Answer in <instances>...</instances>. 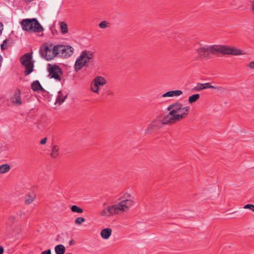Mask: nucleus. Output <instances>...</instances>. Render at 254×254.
Listing matches in <instances>:
<instances>
[{
	"mask_svg": "<svg viewBox=\"0 0 254 254\" xmlns=\"http://www.w3.org/2000/svg\"><path fill=\"white\" fill-rule=\"evenodd\" d=\"M163 124H165L163 123V119L162 120L160 116H157L148 125L147 128L145 130V133H147L150 131L157 130L161 127Z\"/></svg>",
	"mask_w": 254,
	"mask_h": 254,
	"instance_id": "11",
	"label": "nucleus"
},
{
	"mask_svg": "<svg viewBox=\"0 0 254 254\" xmlns=\"http://www.w3.org/2000/svg\"><path fill=\"white\" fill-rule=\"evenodd\" d=\"M31 88L35 91H38L39 90H43V89L41 85L40 82L38 80L34 81L31 84Z\"/></svg>",
	"mask_w": 254,
	"mask_h": 254,
	"instance_id": "18",
	"label": "nucleus"
},
{
	"mask_svg": "<svg viewBox=\"0 0 254 254\" xmlns=\"http://www.w3.org/2000/svg\"><path fill=\"white\" fill-rule=\"evenodd\" d=\"M248 67L251 69H254V61L250 63Z\"/></svg>",
	"mask_w": 254,
	"mask_h": 254,
	"instance_id": "31",
	"label": "nucleus"
},
{
	"mask_svg": "<svg viewBox=\"0 0 254 254\" xmlns=\"http://www.w3.org/2000/svg\"><path fill=\"white\" fill-rule=\"evenodd\" d=\"M61 31L62 34H65L68 33L67 24L64 22H61L60 24Z\"/></svg>",
	"mask_w": 254,
	"mask_h": 254,
	"instance_id": "24",
	"label": "nucleus"
},
{
	"mask_svg": "<svg viewBox=\"0 0 254 254\" xmlns=\"http://www.w3.org/2000/svg\"><path fill=\"white\" fill-rule=\"evenodd\" d=\"M93 56L94 53L92 51L85 50L81 52L75 61L74 64L75 70L78 71L81 69L93 59Z\"/></svg>",
	"mask_w": 254,
	"mask_h": 254,
	"instance_id": "6",
	"label": "nucleus"
},
{
	"mask_svg": "<svg viewBox=\"0 0 254 254\" xmlns=\"http://www.w3.org/2000/svg\"><path fill=\"white\" fill-rule=\"evenodd\" d=\"M120 201L107 207H102L100 215L105 218L127 212L135 205V198L130 193H125L120 199Z\"/></svg>",
	"mask_w": 254,
	"mask_h": 254,
	"instance_id": "1",
	"label": "nucleus"
},
{
	"mask_svg": "<svg viewBox=\"0 0 254 254\" xmlns=\"http://www.w3.org/2000/svg\"><path fill=\"white\" fill-rule=\"evenodd\" d=\"M59 150L60 148L58 145H54L52 148V152L51 153V156L53 158H57L59 155Z\"/></svg>",
	"mask_w": 254,
	"mask_h": 254,
	"instance_id": "20",
	"label": "nucleus"
},
{
	"mask_svg": "<svg viewBox=\"0 0 254 254\" xmlns=\"http://www.w3.org/2000/svg\"><path fill=\"white\" fill-rule=\"evenodd\" d=\"M6 42V40H4V42H3V43L2 44H1V48L2 49H4L5 48V47H4V43L5 42Z\"/></svg>",
	"mask_w": 254,
	"mask_h": 254,
	"instance_id": "38",
	"label": "nucleus"
},
{
	"mask_svg": "<svg viewBox=\"0 0 254 254\" xmlns=\"http://www.w3.org/2000/svg\"><path fill=\"white\" fill-rule=\"evenodd\" d=\"M14 217L12 216L9 218V219L10 221H12L14 220Z\"/></svg>",
	"mask_w": 254,
	"mask_h": 254,
	"instance_id": "39",
	"label": "nucleus"
},
{
	"mask_svg": "<svg viewBox=\"0 0 254 254\" xmlns=\"http://www.w3.org/2000/svg\"><path fill=\"white\" fill-rule=\"evenodd\" d=\"M4 250L2 247L0 246V254H3Z\"/></svg>",
	"mask_w": 254,
	"mask_h": 254,
	"instance_id": "36",
	"label": "nucleus"
},
{
	"mask_svg": "<svg viewBox=\"0 0 254 254\" xmlns=\"http://www.w3.org/2000/svg\"><path fill=\"white\" fill-rule=\"evenodd\" d=\"M47 139L46 137L43 138L41 140L40 143L41 144H45L47 142Z\"/></svg>",
	"mask_w": 254,
	"mask_h": 254,
	"instance_id": "33",
	"label": "nucleus"
},
{
	"mask_svg": "<svg viewBox=\"0 0 254 254\" xmlns=\"http://www.w3.org/2000/svg\"><path fill=\"white\" fill-rule=\"evenodd\" d=\"M73 243V240H71L70 242H69V244L70 245H72V244Z\"/></svg>",
	"mask_w": 254,
	"mask_h": 254,
	"instance_id": "41",
	"label": "nucleus"
},
{
	"mask_svg": "<svg viewBox=\"0 0 254 254\" xmlns=\"http://www.w3.org/2000/svg\"><path fill=\"white\" fill-rule=\"evenodd\" d=\"M85 221V218L83 217H78L75 220V223L78 225H81Z\"/></svg>",
	"mask_w": 254,
	"mask_h": 254,
	"instance_id": "29",
	"label": "nucleus"
},
{
	"mask_svg": "<svg viewBox=\"0 0 254 254\" xmlns=\"http://www.w3.org/2000/svg\"><path fill=\"white\" fill-rule=\"evenodd\" d=\"M49 75L50 78H54L56 81H61V76L63 74L61 68L57 65H49Z\"/></svg>",
	"mask_w": 254,
	"mask_h": 254,
	"instance_id": "10",
	"label": "nucleus"
},
{
	"mask_svg": "<svg viewBox=\"0 0 254 254\" xmlns=\"http://www.w3.org/2000/svg\"><path fill=\"white\" fill-rule=\"evenodd\" d=\"M36 197V195L34 192L29 193L25 198V203L26 204H30L31 203Z\"/></svg>",
	"mask_w": 254,
	"mask_h": 254,
	"instance_id": "19",
	"label": "nucleus"
},
{
	"mask_svg": "<svg viewBox=\"0 0 254 254\" xmlns=\"http://www.w3.org/2000/svg\"><path fill=\"white\" fill-rule=\"evenodd\" d=\"M41 254H51V251L50 249L47 250L42 252Z\"/></svg>",
	"mask_w": 254,
	"mask_h": 254,
	"instance_id": "32",
	"label": "nucleus"
},
{
	"mask_svg": "<svg viewBox=\"0 0 254 254\" xmlns=\"http://www.w3.org/2000/svg\"><path fill=\"white\" fill-rule=\"evenodd\" d=\"M224 88L223 89H216L218 91L222 92L224 91Z\"/></svg>",
	"mask_w": 254,
	"mask_h": 254,
	"instance_id": "40",
	"label": "nucleus"
},
{
	"mask_svg": "<svg viewBox=\"0 0 254 254\" xmlns=\"http://www.w3.org/2000/svg\"><path fill=\"white\" fill-rule=\"evenodd\" d=\"M108 205V201H105L103 203V204H102V207H107Z\"/></svg>",
	"mask_w": 254,
	"mask_h": 254,
	"instance_id": "34",
	"label": "nucleus"
},
{
	"mask_svg": "<svg viewBox=\"0 0 254 254\" xmlns=\"http://www.w3.org/2000/svg\"><path fill=\"white\" fill-rule=\"evenodd\" d=\"M90 90L92 92L94 93H98L99 90V86L97 85L96 83H93L92 81L91 84Z\"/></svg>",
	"mask_w": 254,
	"mask_h": 254,
	"instance_id": "25",
	"label": "nucleus"
},
{
	"mask_svg": "<svg viewBox=\"0 0 254 254\" xmlns=\"http://www.w3.org/2000/svg\"><path fill=\"white\" fill-rule=\"evenodd\" d=\"M93 83H96L99 86H103L107 84V80L103 76H97L93 80Z\"/></svg>",
	"mask_w": 254,
	"mask_h": 254,
	"instance_id": "16",
	"label": "nucleus"
},
{
	"mask_svg": "<svg viewBox=\"0 0 254 254\" xmlns=\"http://www.w3.org/2000/svg\"><path fill=\"white\" fill-rule=\"evenodd\" d=\"M10 101L14 106H19L22 104L21 92L19 90L15 91L13 95L10 97Z\"/></svg>",
	"mask_w": 254,
	"mask_h": 254,
	"instance_id": "12",
	"label": "nucleus"
},
{
	"mask_svg": "<svg viewBox=\"0 0 254 254\" xmlns=\"http://www.w3.org/2000/svg\"><path fill=\"white\" fill-rule=\"evenodd\" d=\"M207 88H212V89H223V87L221 86H214L211 85L210 83L209 82L204 83H197L196 86L194 88V89L197 91H199Z\"/></svg>",
	"mask_w": 254,
	"mask_h": 254,
	"instance_id": "13",
	"label": "nucleus"
},
{
	"mask_svg": "<svg viewBox=\"0 0 254 254\" xmlns=\"http://www.w3.org/2000/svg\"><path fill=\"white\" fill-rule=\"evenodd\" d=\"M71 210L73 212H77L79 213H82L83 212V210L82 208L75 205H72L71 207Z\"/></svg>",
	"mask_w": 254,
	"mask_h": 254,
	"instance_id": "26",
	"label": "nucleus"
},
{
	"mask_svg": "<svg viewBox=\"0 0 254 254\" xmlns=\"http://www.w3.org/2000/svg\"><path fill=\"white\" fill-rule=\"evenodd\" d=\"M23 30L29 32L39 33L43 32L44 28L36 18L23 19L20 22Z\"/></svg>",
	"mask_w": 254,
	"mask_h": 254,
	"instance_id": "3",
	"label": "nucleus"
},
{
	"mask_svg": "<svg viewBox=\"0 0 254 254\" xmlns=\"http://www.w3.org/2000/svg\"><path fill=\"white\" fill-rule=\"evenodd\" d=\"M57 45L51 43H45L41 47L39 52L41 57L47 61H50L58 56Z\"/></svg>",
	"mask_w": 254,
	"mask_h": 254,
	"instance_id": "4",
	"label": "nucleus"
},
{
	"mask_svg": "<svg viewBox=\"0 0 254 254\" xmlns=\"http://www.w3.org/2000/svg\"><path fill=\"white\" fill-rule=\"evenodd\" d=\"M10 166L8 164H4L0 165V174H4L9 171Z\"/></svg>",
	"mask_w": 254,
	"mask_h": 254,
	"instance_id": "23",
	"label": "nucleus"
},
{
	"mask_svg": "<svg viewBox=\"0 0 254 254\" xmlns=\"http://www.w3.org/2000/svg\"><path fill=\"white\" fill-rule=\"evenodd\" d=\"M195 51L200 58L208 59L210 54H219V45H199L195 48Z\"/></svg>",
	"mask_w": 254,
	"mask_h": 254,
	"instance_id": "5",
	"label": "nucleus"
},
{
	"mask_svg": "<svg viewBox=\"0 0 254 254\" xmlns=\"http://www.w3.org/2000/svg\"><path fill=\"white\" fill-rule=\"evenodd\" d=\"M200 95L199 94H193L190 96L188 98V102L189 104H192L196 102L199 98Z\"/></svg>",
	"mask_w": 254,
	"mask_h": 254,
	"instance_id": "22",
	"label": "nucleus"
},
{
	"mask_svg": "<svg viewBox=\"0 0 254 254\" xmlns=\"http://www.w3.org/2000/svg\"><path fill=\"white\" fill-rule=\"evenodd\" d=\"M252 10L254 12V1L252 2Z\"/></svg>",
	"mask_w": 254,
	"mask_h": 254,
	"instance_id": "37",
	"label": "nucleus"
},
{
	"mask_svg": "<svg viewBox=\"0 0 254 254\" xmlns=\"http://www.w3.org/2000/svg\"><path fill=\"white\" fill-rule=\"evenodd\" d=\"M3 29V25L0 22V35L1 34Z\"/></svg>",
	"mask_w": 254,
	"mask_h": 254,
	"instance_id": "35",
	"label": "nucleus"
},
{
	"mask_svg": "<svg viewBox=\"0 0 254 254\" xmlns=\"http://www.w3.org/2000/svg\"><path fill=\"white\" fill-rule=\"evenodd\" d=\"M167 110L169 113L163 118V123L173 124L187 117L190 112V107L177 102L169 105Z\"/></svg>",
	"mask_w": 254,
	"mask_h": 254,
	"instance_id": "2",
	"label": "nucleus"
},
{
	"mask_svg": "<svg viewBox=\"0 0 254 254\" xmlns=\"http://www.w3.org/2000/svg\"><path fill=\"white\" fill-rule=\"evenodd\" d=\"M57 49L58 56L64 58L69 57L74 51L73 47L69 45H58Z\"/></svg>",
	"mask_w": 254,
	"mask_h": 254,
	"instance_id": "8",
	"label": "nucleus"
},
{
	"mask_svg": "<svg viewBox=\"0 0 254 254\" xmlns=\"http://www.w3.org/2000/svg\"><path fill=\"white\" fill-rule=\"evenodd\" d=\"M17 217L19 219L23 220L26 217V214L23 211H19L17 213Z\"/></svg>",
	"mask_w": 254,
	"mask_h": 254,
	"instance_id": "27",
	"label": "nucleus"
},
{
	"mask_svg": "<svg viewBox=\"0 0 254 254\" xmlns=\"http://www.w3.org/2000/svg\"><path fill=\"white\" fill-rule=\"evenodd\" d=\"M67 97V94L63 91H59L55 102L56 105H60L63 104Z\"/></svg>",
	"mask_w": 254,
	"mask_h": 254,
	"instance_id": "14",
	"label": "nucleus"
},
{
	"mask_svg": "<svg viewBox=\"0 0 254 254\" xmlns=\"http://www.w3.org/2000/svg\"><path fill=\"white\" fill-rule=\"evenodd\" d=\"M109 25V23L106 21H103L101 22L100 23H99V26L100 27V28H101L102 29L106 28L108 27Z\"/></svg>",
	"mask_w": 254,
	"mask_h": 254,
	"instance_id": "28",
	"label": "nucleus"
},
{
	"mask_svg": "<svg viewBox=\"0 0 254 254\" xmlns=\"http://www.w3.org/2000/svg\"><path fill=\"white\" fill-rule=\"evenodd\" d=\"M232 55L235 56L246 54L244 51L234 47L219 45V54Z\"/></svg>",
	"mask_w": 254,
	"mask_h": 254,
	"instance_id": "9",
	"label": "nucleus"
},
{
	"mask_svg": "<svg viewBox=\"0 0 254 254\" xmlns=\"http://www.w3.org/2000/svg\"><path fill=\"white\" fill-rule=\"evenodd\" d=\"M56 254H64L65 251V248L63 245H58L55 248Z\"/></svg>",
	"mask_w": 254,
	"mask_h": 254,
	"instance_id": "21",
	"label": "nucleus"
},
{
	"mask_svg": "<svg viewBox=\"0 0 254 254\" xmlns=\"http://www.w3.org/2000/svg\"><path fill=\"white\" fill-rule=\"evenodd\" d=\"M20 62L25 68V74L26 75H29L33 71L34 64L31 54L29 53L25 54L21 57Z\"/></svg>",
	"mask_w": 254,
	"mask_h": 254,
	"instance_id": "7",
	"label": "nucleus"
},
{
	"mask_svg": "<svg viewBox=\"0 0 254 254\" xmlns=\"http://www.w3.org/2000/svg\"><path fill=\"white\" fill-rule=\"evenodd\" d=\"M183 92L182 90H176L168 91L161 96L162 98H171L174 97H178L183 94Z\"/></svg>",
	"mask_w": 254,
	"mask_h": 254,
	"instance_id": "15",
	"label": "nucleus"
},
{
	"mask_svg": "<svg viewBox=\"0 0 254 254\" xmlns=\"http://www.w3.org/2000/svg\"><path fill=\"white\" fill-rule=\"evenodd\" d=\"M112 230L111 228L103 229L100 232L101 237L105 240L108 239L112 234Z\"/></svg>",
	"mask_w": 254,
	"mask_h": 254,
	"instance_id": "17",
	"label": "nucleus"
},
{
	"mask_svg": "<svg viewBox=\"0 0 254 254\" xmlns=\"http://www.w3.org/2000/svg\"><path fill=\"white\" fill-rule=\"evenodd\" d=\"M245 209H249L254 212V205L251 204H248L244 206Z\"/></svg>",
	"mask_w": 254,
	"mask_h": 254,
	"instance_id": "30",
	"label": "nucleus"
}]
</instances>
